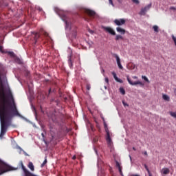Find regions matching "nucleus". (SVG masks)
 Here are the masks:
<instances>
[{"instance_id":"f257e3e1","label":"nucleus","mask_w":176,"mask_h":176,"mask_svg":"<svg viewBox=\"0 0 176 176\" xmlns=\"http://www.w3.org/2000/svg\"><path fill=\"white\" fill-rule=\"evenodd\" d=\"M8 97L12 100L13 114L9 111V109H8V107L5 104H0V137H3V135L6 134L9 126L12 124L13 115L14 116H20V113H19V111H17V107H16V103H14V99L13 98V95L12 93H10Z\"/></svg>"},{"instance_id":"f03ea898","label":"nucleus","mask_w":176,"mask_h":176,"mask_svg":"<svg viewBox=\"0 0 176 176\" xmlns=\"http://www.w3.org/2000/svg\"><path fill=\"white\" fill-rule=\"evenodd\" d=\"M62 20L65 23V29L70 30L72 39H76V35L78 34V28L76 26H72L71 23V19L66 15L62 16Z\"/></svg>"},{"instance_id":"7ed1b4c3","label":"nucleus","mask_w":176,"mask_h":176,"mask_svg":"<svg viewBox=\"0 0 176 176\" xmlns=\"http://www.w3.org/2000/svg\"><path fill=\"white\" fill-rule=\"evenodd\" d=\"M13 170L16 169L0 160V175H2L4 173H8V171H13Z\"/></svg>"},{"instance_id":"20e7f679","label":"nucleus","mask_w":176,"mask_h":176,"mask_svg":"<svg viewBox=\"0 0 176 176\" xmlns=\"http://www.w3.org/2000/svg\"><path fill=\"white\" fill-rule=\"evenodd\" d=\"M151 8H152V3H150L144 8H142L139 14H140V16H145V14H146V12H148Z\"/></svg>"},{"instance_id":"39448f33","label":"nucleus","mask_w":176,"mask_h":176,"mask_svg":"<svg viewBox=\"0 0 176 176\" xmlns=\"http://www.w3.org/2000/svg\"><path fill=\"white\" fill-rule=\"evenodd\" d=\"M126 79L129 85H131V86H135L136 85L144 86V83L141 81H135L133 82V81H131V79H130V77L129 76H126Z\"/></svg>"},{"instance_id":"423d86ee","label":"nucleus","mask_w":176,"mask_h":176,"mask_svg":"<svg viewBox=\"0 0 176 176\" xmlns=\"http://www.w3.org/2000/svg\"><path fill=\"white\" fill-rule=\"evenodd\" d=\"M113 57L116 59L118 67L120 69H122L123 68V66L122 65V63H120V58H119V56L116 54H113Z\"/></svg>"},{"instance_id":"0eeeda50","label":"nucleus","mask_w":176,"mask_h":176,"mask_svg":"<svg viewBox=\"0 0 176 176\" xmlns=\"http://www.w3.org/2000/svg\"><path fill=\"white\" fill-rule=\"evenodd\" d=\"M103 30L106 32H109V34H111V35H116V32H115V30L112 29L111 27H103Z\"/></svg>"},{"instance_id":"6e6552de","label":"nucleus","mask_w":176,"mask_h":176,"mask_svg":"<svg viewBox=\"0 0 176 176\" xmlns=\"http://www.w3.org/2000/svg\"><path fill=\"white\" fill-rule=\"evenodd\" d=\"M114 23L116 25H123L126 24V20L124 19H115Z\"/></svg>"},{"instance_id":"1a4fd4ad","label":"nucleus","mask_w":176,"mask_h":176,"mask_svg":"<svg viewBox=\"0 0 176 176\" xmlns=\"http://www.w3.org/2000/svg\"><path fill=\"white\" fill-rule=\"evenodd\" d=\"M85 13H87V14L89 16V17H92V19H94V17L96 16V12L91 10H89V9L85 10Z\"/></svg>"},{"instance_id":"9d476101","label":"nucleus","mask_w":176,"mask_h":176,"mask_svg":"<svg viewBox=\"0 0 176 176\" xmlns=\"http://www.w3.org/2000/svg\"><path fill=\"white\" fill-rule=\"evenodd\" d=\"M161 174L162 175H167L170 174V169L168 168H163L161 170Z\"/></svg>"},{"instance_id":"9b49d317","label":"nucleus","mask_w":176,"mask_h":176,"mask_svg":"<svg viewBox=\"0 0 176 176\" xmlns=\"http://www.w3.org/2000/svg\"><path fill=\"white\" fill-rule=\"evenodd\" d=\"M116 166L118 169L120 175L123 176V172L122 171V166L120 165V163H119L118 161H116Z\"/></svg>"},{"instance_id":"f8f14e48","label":"nucleus","mask_w":176,"mask_h":176,"mask_svg":"<svg viewBox=\"0 0 176 176\" xmlns=\"http://www.w3.org/2000/svg\"><path fill=\"white\" fill-rule=\"evenodd\" d=\"M0 96L1 98L5 100V89L3 88V85H1V89H0Z\"/></svg>"},{"instance_id":"ddd939ff","label":"nucleus","mask_w":176,"mask_h":176,"mask_svg":"<svg viewBox=\"0 0 176 176\" xmlns=\"http://www.w3.org/2000/svg\"><path fill=\"white\" fill-rule=\"evenodd\" d=\"M116 31L118 32H120V34H122V35H124L126 34V30L120 27L116 28Z\"/></svg>"},{"instance_id":"4468645a","label":"nucleus","mask_w":176,"mask_h":176,"mask_svg":"<svg viewBox=\"0 0 176 176\" xmlns=\"http://www.w3.org/2000/svg\"><path fill=\"white\" fill-rule=\"evenodd\" d=\"M28 167L31 171H35V166H34V164L32 162L28 163Z\"/></svg>"},{"instance_id":"2eb2a0df","label":"nucleus","mask_w":176,"mask_h":176,"mask_svg":"<svg viewBox=\"0 0 176 176\" xmlns=\"http://www.w3.org/2000/svg\"><path fill=\"white\" fill-rule=\"evenodd\" d=\"M112 75H113L115 80H116V82H119V83H123V81L118 78V76H116V73L113 72Z\"/></svg>"},{"instance_id":"dca6fc26","label":"nucleus","mask_w":176,"mask_h":176,"mask_svg":"<svg viewBox=\"0 0 176 176\" xmlns=\"http://www.w3.org/2000/svg\"><path fill=\"white\" fill-rule=\"evenodd\" d=\"M68 65L70 68H72L74 67V60H72L71 56L69 57Z\"/></svg>"},{"instance_id":"f3484780","label":"nucleus","mask_w":176,"mask_h":176,"mask_svg":"<svg viewBox=\"0 0 176 176\" xmlns=\"http://www.w3.org/2000/svg\"><path fill=\"white\" fill-rule=\"evenodd\" d=\"M106 141L107 142L108 145H111V144H112V139H111V135L107 136Z\"/></svg>"},{"instance_id":"a211bd4d","label":"nucleus","mask_w":176,"mask_h":176,"mask_svg":"<svg viewBox=\"0 0 176 176\" xmlns=\"http://www.w3.org/2000/svg\"><path fill=\"white\" fill-rule=\"evenodd\" d=\"M41 38V35L38 33H35L34 34V41H35V44H36V42H38V39Z\"/></svg>"},{"instance_id":"6ab92c4d","label":"nucleus","mask_w":176,"mask_h":176,"mask_svg":"<svg viewBox=\"0 0 176 176\" xmlns=\"http://www.w3.org/2000/svg\"><path fill=\"white\" fill-rule=\"evenodd\" d=\"M144 168L148 172V176H152V173H151V170H149V168H148V166L146 164H144Z\"/></svg>"},{"instance_id":"aec40b11","label":"nucleus","mask_w":176,"mask_h":176,"mask_svg":"<svg viewBox=\"0 0 176 176\" xmlns=\"http://www.w3.org/2000/svg\"><path fill=\"white\" fill-rule=\"evenodd\" d=\"M128 67L129 69H134L135 68V65H134V63H129Z\"/></svg>"},{"instance_id":"412c9836","label":"nucleus","mask_w":176,"mask_h":176,"mask_svg":"<svg viewBox=\"0 0 176 176\" xmlns=\"http://www.w3.org/2000/svg\"><path fill=\"white\" fill-rule=\"evenodd\" d=\"M120 93H121V94H122V96H124V94H126V91L124 90V88L120 87Z\"/></svg>"},{"instance_id":"4be33fe9","label":"nucleus","mask_w":176,"mask_h":176,"mask_svg":"<svg viewBox=\"0 0 176 176\" xmlns=\"http://www.w3.org/2000/svg\"><path fill=\"white\" fill-rule=\"evenodd\" d=\"M163 100H165V101H170V97L167 95H163L162 96Z\"/></svg>"},{"instance_id":"5701e85b","label":"nucleus","mask_w":176,"mask_h":176,"mask_svg":"<svg viewBox=\"0 0 176 176\" xmlns=\"http://www.w3.org/2000/svg\"><path fill=\"white\" fill-rule=\"evenodd\" d=\"M46 163H47V157H45V159L43 161V162L41 164V168L45 167V165L46 164Z\"/></svg>"},{"instance_id":"b1692460","label":"nucleus","mask_w":176,"mask_h":176,"mask_svg":"<svg viewBox=\"0 0 176 176\" xmlns=\"http://www.w3.org/2000/svg\"><path fill=\"white\" fill-rule=\"evenodd\" d=\"M120 39L123 40V36L122 35H119V34L116 35V41H119Z\"/></svg>"},{"instance_id":"393cba45","label":"nucleus","mask_w":176,"mask_h":176,"mask_svg":"<svg viewBox=\"0 0 176 176\" xmlns=\"http://www.w3.org/2000/svg\"><path fill=\"white\" fill-rule=\"evenodd\" d=\"M153 29L154 30L155 32H159V26L154 25L153 26Z\"/></svg>"},{"instance_id":"a878e982","label":"nucleus","mask_w":176,"mask_h":176,"mask_svg":"<svg viewBox=\"0 0 176 176\" xmlns=\"http://www.w3.org/2000/svg\"><path fill=\"white\" fill-rule=\"evenodd\" d=\"M142 79H144V80H145V82H147V83H150L149 79H148V78H146V76H142Z\"/></svg>"},{"instance_id":"bb28decb","label":"nucleus","mask_w":176,"mask_h":176,"mask_svg":"<svg viewBox=\"0 0 176 176\" xmlns=\"http://www.w3.org/2000/svg\"><path fill=\"white\" fill-rule=\"evenodd\" d=\"M15 61H16V63H18V64H23V60H21V59L19 58H16L15 59Z\"/></svg>"},{"instance_id":"cd10ccee","label":"nucleus","mask_w":176,"mask_h":176,"mask_svg":"<svg viewBox=\"0 0 176 176\" xmlns=\"http://www.w3.org/2000/svg\"><path fill=\"white\" fill-rule=\"evenodd\" d=\"M170 115L173 118H176V112L170 111Z\"/></svg>"},{"instance_id":"c85d7f7f","label":"nucleus","mask_w":176,"mask_h":176,"mask_svg":"<svg viewBox=\"0 0 176 176\" xmlns=\"http://www.w3.org/2000/svg\"><path fill=\"white\" fill-rule=\"evenodd\" d=\"M104 130H105V131H106L107 136L110 135H109V129H108V127H105V128H104Z\"/></svg>"},{"instance_id":"c756f323","label":"nucleus","mask_w":176,"mask_h":176,"mask_svg":"<svg viewBox=\"0 0 176 176\" xmlns=\"http://www.w3.org/2000/svg\"><path fill=\"white\" fill-rule=\"evenodd\" d=\"M172 39H173V41L175 45V46H176V38L174 36V35H172Z\"/></svg>"},{"instance_id":"7c9ffc66","label":"nucleus","mask_w":176,"mask_h":176,"mask_svg":"<svg viewBox=\"0 0 176 176\" xmlns=\"http://www.w3.org/2000/svg\"><path fill=\"white\" fill-rule=\"evenodd\" d=\"M86 87H87V90H90V89H91L90 84H87Z\"/></svg>"},{"instance_id":"2f4dec72","label":"nucleus","mask_w":176,"mask_h":176,"mask_svg":"<svg viewBox=\"0 0 176 176\" xmlns=\"http://www.w3.org/2000/svg\"><path fill=\"white\" fill-rule=\"evenodd\" d=\"M132 1L133 2V3H136L137 5L140 3V1L138 0H132Z\"/></svg>"},{"instance_id":"473e14b6","label":"nucleus","mask_w":176,"mask_h":176,"mask_svg":"<svg viewBox=\"0 0 176 176\" xmlns=\"http://www.w3.org/2000/svg\"><path fill=\"white\" fill-rule=\"evenodd\" d=\"M109 3L110 5H112L113 6H115V5L113 4V1L112 0H109Z\"/></svg>"},{"instance_id":"72a5a7b5","label":"nucleus","mask_w":176,"mask_h":176,"mask_svg":"<svg viewBox=\"0 0 176 176\" xmlns=\"http://www.w3.org/2000/svg\"><path fill=\"white\" fill-rule=\"evenodd\" d=\"M170 10H174L175 11L176 10V8L175 7H170Z\"/></svg>"},{"instance_id":"f704fd0d","label":"nucleus","mask_w":176,"mask_h":176,"mask_svg":"<svg viewBox=\"0 0 176 176\" xmlns=\"http://www.w3.org/2000/svg\"><path fill=\"white\" fill-rule=\"evenodd\" d=\"M43 35H44V36H49V33L44 32Z\"/></svg>"},{"instance_id":"c9c22d12","label":"nucleus","mask_w":176,"mask_h":176,"mask_svg":"<svg viewBox=\"0 0 176 176\" xmlns=\"http://www.w3.org/2000/svg\"><path fill=\"white\" fill-rule=\"evenodd\" d=\"M0 52H1V53H3V47L0 46Z\"/></svg>"},{"instance_id":"e433bc0d","label":"nucleus","mask_w":176,"mask_h":176,"mask_svg":"<svg viewBox=\"0 0 176 176\" xmlns=\"http://www.w3.org/2000/svg\"><path fill=\"white\" fill-rule=\"evenodd\" d=\"M104 80L106 83H109V79L108 78H105Z\"/></svg>"},{"instance_id":"4c0bfd02","label":"nucleus","mask_w":176,"mask_h":176,"mask_svg":"<svg viewBox=\"0 0 176 176\" xmlns=\"http://www.w3.org/2000/svg\"><path fill=\"white\" fill-rule=\"evenodd\" d=\"M124 107H129V104L124 102H122Z\"/></svg>"},{"instance_id":"58836bf2","label":"nucleus","mask_w":176,"mask_h":176,"mask_svg":"<svg viewBox=\"0 0 176 176\" xmlns=\"http://www.w3.org/2000/svg\"><path fill=\"white\" fill-rule=\"evenodd\" d=\"M94 142H97V141H98V138H95L94 139Z\"/></svg>"},{"instance_id":"ea45409f","label":"nucleus","mask_w":176,"mask_h":176,"mask_svg":"<svg viewBox=\"0 0 176 176\" xmlns=\"http://www.w3.org/2000/svg\"><path fill=\"white\" fill-rule=\"evenodd\" d=\"M143 155H144L145 156H148V152L144 151V152L143 153Z\"/></svg>"},{"instance_id":"a19ab883","label":"nucleus","mask_w":176,"mask_h":176,"mask_svg":"<svg viewBox=\"0 0 176 176\" xmlns=\"http://www.w3.org/2000/svg\"><path fill=\"white\" fill-rule=\"evenodd\" d=\"M76 159V155H74V156L72 157L73 160H75Z\"/></svg>"},{"instance_id":"79ce46f5","label":"nucleus","mask_w":176,"mask_h":176,"mask_svg":"<svg viewBox=\"0 0 176 176\" xmlns=\"http://www.w3.org/2000/svg\"><path fill=\"white\" fill-rule=\"evenodd\" d=\"M0 28H2V21L0 20Z\"/></svg>"},{"instance_id":"37998d69","label":"nucleus","mask_w":176,"mask_h":176,"mask_svg":"<svg viewBox=\"0 0 176 176\" xmlns=\"http://www.w3.org/2000/svg\"><path fill=\"white\" fill-rule=\"evenodd\" d=\"M119 3H122V0H117Z\"/></svg>"},{"instance_id":"c03bdc74","label":"nucleus","mask_w":176,"mask_h":176,"mask_svg":"<svg viewBox=\"0 0 176 176\" xmlns=\"http://www.w3.org/2000/svg\"><path fill=\"white\" fill-rule=\"evenodd\" d=\"M50 93H52V89H49V94H50Z\"/></svg>"},{"instance_id":"a18cd8bd","label":"nucleus","mask_w":176,"mask_h":176,"mask_svg":"<svg viewBox=\"0 0 176 176\" xmlns=\"http://www.w3.org/2000/svg\"><path fill=\"white\" fill-rule=\"evenodd\" d=\"M64 100H65V101H67V100H68V98L67 97H65Z\"/></svg>"},{"instance_id":"49530a36","label":"nucleus","mask_w":176,"mask_h":176,"mask_svg":"<svg viewBox=\"0 0 176 176\" xmlns=\"http://www.w3.org/2000/svg\"><path fill=\"white\" fill-rule=\"evenodd\" d=\"M104 129H105V127H108V126L105 123L104 124Z\"/></svg>"},{"instance_id":"de8ad7c7","label":"nucleus","mask_w":176,"mask_h":176,"mask_svg":"<svg viewBox=\"0 0 176 176\" xmlns=\"http://www.w3.org/2000/svg\"><path fill=\"white\" fill-rule=\"evenodd\" d=\"M138 77L137 76H133V79H138Z\"/></svg>"},{"instance_id":"09e8293b","label":"nucleus","mask_w":176,"mask_h":176,"mask_svg":"<svg viewBox=\"0 0 176 176\" xmlns=\"http://www.w3.org/2000/svg\"><path fill=\"white\" fill-rule=\"evenodd\" d=\"M10 54L11 56H13V54H14L13 52H10Z\"/></svg>"},{"instance_id":"8fccbe9b","label":"nucleus","mask_w":176,"mask_h":176,"mask_svg":"<svg viewBox=\"0 0 176 176\" xmlns=\"http://www.w3.org/2000/svg\"><path fill=\"white\" fill-rule=\"evenodd\" d=\"M86 21H89V19L85 18Z\"/></svg>"},{"instance_id":"3c124183","label":"nucleus","mask_w":176,"mask_h":176,"mask_svg":"<svg viewBox=\"0 0 176 176\" xmlns=\"http://www.w3.org/2000/svg\"><path fill=\"white\" fill-rule=\"evenodd\" d=\"M38 10L41 12V10H42V9H41V8H39Z\"/></svg>"},{"instance_id":"603ef678","label":"nucleus","mask_w":176,"mask_h":176,"mask_svg":"<svg viewBox=\"0 0 176 176\" xmlns=\"http://www.w3.org/2000/svg\"><path fill=\"white\" fill-rule=\"evenodd\" d=\"M130 160H131V155H129Z\"/></svg>"},{"instance_id":"864d4df0","label":"nucleus","mask_w":176,"mask_h":176,"mask_svg":"<svg viewBox=\"0 0 176 176\" xmlns=\"http://www.w3.org/2000/svg\"><path fill=\"white\" fill-rule=\"evenodd\" d=\"M41 135H43V137H45V135H43V133H42Z\"/></svg>"},{"instance_id":"5fc2aeb1","label":"nucleus","mask_w":176,"mask_h":176,"mask_svg":"<svg viewBox=\"0 0 176 176\" xmlns=\"http://www.w3.org/2000/svg\"><path fill=\"white\" fill-rule=\"evenodd\" d=\"M133 151H135V148L133 147Z\"/></svg>"},{"instance_id":"6e6d98bb","label":"nucleus","mask_w":176,"mask_h":176,"mask_svg":"<svg viewBox=\"0 0 176 176\" xmlns=\"http://www.w3.org/2000/svg\"><path fill=\"white\" fill-rule=\"evenodd\" d=\"M90 32H91V34H93V31H90Z\"/></svg>"}]
</instances>
